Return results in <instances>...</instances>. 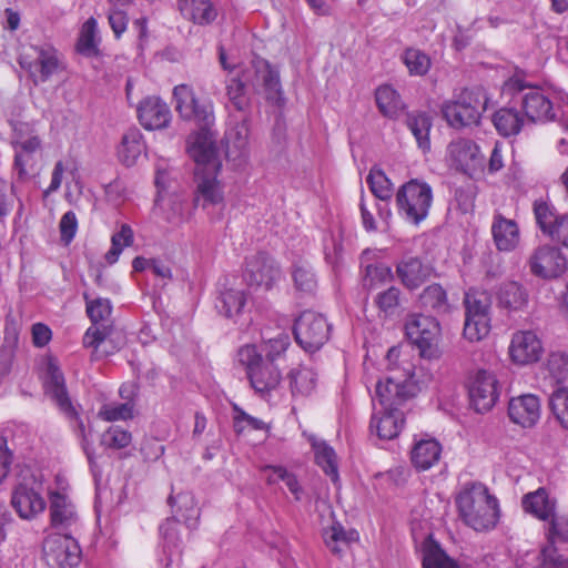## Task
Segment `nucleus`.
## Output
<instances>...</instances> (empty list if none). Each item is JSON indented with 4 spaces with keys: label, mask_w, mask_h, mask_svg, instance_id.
<instances>
[{
    "label": "nucleus",
    "mask_w": 568,
    "mask_h": 568,
    "mask_svg": "<svg viewBox=\"0 0 568 568\" xmlns=\"http://www.w3.org/2000/svg\"><path fill=\"white\" fill-rule=\"evenodd\" d=\"M175 109L183 119L194 120L200 131L190 136L189 154L195 162L194 205L210 213L211 209L221 206L224 194L217 174L221 161L214 138L210 131L214 124V108L210 100H199L191 87L179 84L173 90Z\"/></svg>",
    "instance_id": "1"
},
{
    "label": "nucleus",
    "mask_w": 568,
    "mask_h": 568,
    "mask_svg": "<svg viewBox=\"0 0 568 568\" xmlns=\"http://www.w3.org/2000/svg\"><path fill=\"white\" fill-rule=\"evenodd\" d=\"M413 375L412 366L407 364L402 368H392L386 382L377 383L376 398L383 412L373 415L371 429L376 430L381 439L390 440L400 433L404 415L399 406L414 395Z\"/></svg>",
    "instance_id": "2"
},
{
    "label": "nucleus",
    "mask_w": 568,
    "mask_h": 568,
    "mask_svg": "<svg viewBox=\"0 0 568 568\" xmlns=\"http://www.w3.org/2000/svg\"><path fill=\"white\" fill-rule=\"evenodd\" d=\"M460 519L476 531L494 528L499 517L498 500L481 483L466 484L456 497Z\"/></svg>",
    "instance_id": "3"
},
{
    "label": "nucleus",
    "mask_w": 568,
    "mask_h": 568,
    "mask_svg": "<svg viewBox=\"0 0 568 568\" xmlns=\"http://www.w3.org/2000/svg\"><path fill=\"white\" fill-rule=\"evenodd\" d=\"M487 102L488 98L484 89H464L443 104L442 113L449 126L463 129L479 123Z\"/></svg>",
    "instance_id": "4"
},
{
    "label": "nucleus",
    "mask_w": 568,
    "mask_h": 568,
    "mask_svg": "<svg viewBox=\"0 0 568 568\" xmlns=\"http://www.w3.org/2000/svg\"><path fill=\"white\" fill-rule=\"evenodd\" d=\"M236 358L244 367L250 384L256 393L264 395L277 388L282 379L278 366L264 361L255 345L246 344L240 347Z\"/></svg>",
    "instance_id": "5"
},
{
    "label": "nucleus",
    "mask_w": 568,
    "mask_h": 568,
    "mask_svg": "<svg viewBox=\"0 0 568 568\" xmlns=\"http://www.w3.org/2000/svg\"><path fill=\"white\" fill-rule=\"evenodd\" d=\"M432 202L430 185L418 179H412L404 183L396 193L398 214L405 221L416 225L427 217Z\"/></svg>",
    "instance_id": "6"
},
{
    "label": "nucleus",
    "mask_w": 568,
    "mask_h": 568,
    "mask_svg": "<svg viewBox=\"0 0 568 568\" xmlns=\"http://www.w3.org/2000/svg\"><path fill=\"white\" fill-rule=\"evenodd\" d=\"M464 305V336L470 342H479L490 331V294L486 291L469 288L465 293Z\"/></svg>",
    "instance_id": "7"
},
{
    "label": "nucleus",
    "mask_w": 568,
    "mask_h": 568,
    "mask_svg": "<svg viewBox=\"0 0 568 568\" xmlns=\"http://www.w3.org/2000/svg\"><path fill=\"white\" fill-rule=\"evenodd\" d=\"M331 325L320 313L303 312L295 321L294 335L298 345L306 352L318 351L329 338Z\"/></svg>",
    "instance_id": "8"
},
{
    "label": "nucleus",
    "mask_w": 568,
    "mask_h": 568,
    "mask_svg": "<svg viewBox=\"0 0 568 568\" xmlns=\"http://www.w3.org/2000/svg\"><path fill=\"white\" fill-rule=\"evenodd\" d=\"M42 550L51 568H73L80 562V547L68 532L47 536Z\"/></svg>",
    "instance_id": "9"
},
{
    "label": "nucleus",
    "mask_w": 568,
    "mask_h": 568,
    "mask_svg": "<svg viewBox=\"0 0 568 568\" xmlns=\"http://www.w3.org/2000/svg\"><path fill=\"white\" fill-rule=\"evenodd\" d=\"M19 63L34 83L45 82L58 69L57 51L49 45H31L21 53Z\"/></svg>",
    "instance_id": "10"
},
{
    "label": "nucleus",
    "mask_w": 568,
    "mask_h": 568,
    "mask_svg": "<svg viewBox=\"0 0 568 568\" xmlns=\"http://www.w3.org/2000/svg\"><path fill=\"white\" fill-rule=\"evenodd\" d=\"M499 383L494 373L478 369L468 383L470 405L477 413L489 412L498 400Z\"/></svg>",
    "instance_id": "11"
},
{
    "label": "nucleus",
    "mask_w": 568,
    "mask_h": 568,
    "mask_svg": "<svg viewBox=\"0 0 568 568\" xmlns=\"http://www.w3.org/2000/svg\"><path fill=\"white\" fill-rule=\"evenodd\" d=\"M280 276V267L266 253L260 252L247 258L244 278L251 288L268 291Z\"/></svg>",
    "instance_id": "12"
},
{
    "label": "nucleus",
    "mask_w": 568,
    "mask_h": 568,
    "mask_svg": "<svg viewBox=\"0 0 568 568\" xmlns=\"http://www.w3.org/2000/svg\"><path fill=\"white\" fill-rule=\"evenodd\" d=\"M528 265L531 274L544 280H550L560 276L566 267V257L559 248L545 244L534 250Z\"/></svg>",
    "instance_id": "13"
},
{
    "label": "nucleus",
    "mask_w": 568,
    "mask_h": 568,
    "mask_svg": "<svg viewBox=\"0 0 568 568\" xmlns=\"http://www.w3.org/2000/svg\"><path fill=\"white\" fill-rule=\"evenodd\" d=\"M447 158L453 168L471 176L484 168V155L471 140L458 139L449 143Z\"/></svg>",
    "instance_id": "14"
},
{
    "label": "nucleus",
    "mask_w": 568,
    "mask_h": 568,
    "mask_svg": "<svg viewBox=\"0 0 568 568\" xmlns=\"http://www.w3.org/2000/svg\"><path fill=\"white\" fill-rule=\"evenodd\" d=\"M544 353L541 339L532 331H517L508 347L510 361L519 366L537 363Z\"/></svg>",
    "instance_id": "15"
},
{
    "label": "nucleus",
    "mask_w": 568,
    "mask_h": 568,
    "mask_svg": "<svg viewBox=\"0 0 568 568\" xmlns=\"http://www.w3.org/2000/svg\"><path fill=\"white\" fill-rule=\"evenodd\" d=\"M520 101L526 118L531 122H547L556 116L550 97L542 88L524 87Z\"/></svg>",
    "instance_id": "16"
},
{
    "label": "nucleus",
    "mask_w": 568,
    "mask_h": 568,
    "mask_svg": "<svg viewBox=\"0 0 568 568\" xmlns=\"http://www.w3.org/2000/svg\"><path fill=\"white\" fill-rule=\"evenodd\" d=\"M51 526L62 532L71 530L79 521L78 511L65 491H48Z\"/></svg>",
    "instance_id": "17"
},
{
    "label": "nucleus",
    "mask_w": 568,
    "mask_h": 568,
    "mask_svg": "<svg viewBox=\"0 0 568 568\" xmlns=\"http://www.w3.org/2000/svg\"><path fill=\"white\" fill-rule=\"evenodd\" d=\"M33 484L34 479H24L12 491L11 505L22 519H32L45 508V503Z\"/></svg>",
    "instance_id": "18"
},
{
    "label": "nucleus",
    "mask_w": 568,
    "mask_h": 568,
    "mask_svg": "<svg viewBox=\"0 0 568 568\" xmlns=\"http://www.w3.org/2000/svg\"><path fill=\"white\" fill-rule=\"evenodd\" d=\"M494 244L499 252L515 251L521 241L518 223L505 217L500 212H495L490 226Z\"/></svg>",
    "instance_id": "19"
},
{
    "label": "nucleus",
    "mask_w": 568,
    "mask_h": 568,
    "mask_svg": "<svg viewBox=\"0 0 568 568\" xmlns=\"http://www.w3.org/2000/svg\"><path fill=\"white\" fill-rule=\"evenodd\" d=\"M139 121L146 130H159L168 126L171 111L168 104L156 97H148L138 106Z\"/></svg>",
    "instance_id": "20"
},
{
    "label": "nucleus",
    "mask_w": 568,
    "mask_h": 568,
    "mask_svg": "<svg viewBox=\"0 0 568 568\" xmlns=\"http://www.w3.org/2000/svg\"><path fill=\"white\" fill-rule=\"evenodd\" d=\"M508 416L515 424L532 427L540 418V400L536 395L525 394L510 399Z\"/></svg>",
    "instance_id": "21"
},
{
    "label": "nucleus",
    "mask_w": 568,
    "mask_h": 568,
    "mask_svg": "<svg viewBox=\"0 0 568 568\" xmlns=\"http://www.w3.org/2000/svg\"><path fill=\"white\" fill-rule=\"evenodd\" d=\"M248 125L245 120L231 126L225 133L226 158L235 165H242L248 158Z\"/></svg>",
    "instance_id": "22"
},
{
    "label": "nucleus",
    "mask_w": 568,
    "mask_h": 568,
    "mask_svg": "<svg viewBox=\"0 0 568 568\" xmlns=\"http://www.w3.org/2000/svg\"><path fill=\"white\" fill-rule=\"evenodd\" d=\"M44 388L45 393L55 402L61 410L74 414V409L67 392L63 373L53 363L48 364Z\"/></svg>",
    "instance_id": "23"
},
{
    "label": "nucleus",
    "mask_w": 568,
    "mask_h": 568,
    "mask_svg": "<svg viewBox=\"0 0 568 568\" xmlns=\"http://www.w3.org/2000/svg\"><path fill=\"white\" fill-rule=\"evenodd\" d=\"M256 83L254 88L256 92H260L258 87H262V91L268 101L278 103L282 100V88L280 81V74L274 70L271 64L266 61H262L255 69Z\"/></svg>",
    "instance_id": "24"
},
{
    "label": "nucleus",
    "mask_w": 568,
    "mask_h": 568,
    "mask_svg": "<svg viewBox=\"0 0 568 568\" xmlns=\"http://www.w3.org/2000/svg\"><path fill=\"white\" fill-rule=\"evenodd\" d=\"M524 510L534 517L548 521L555 513L556 501L549 497L545 488L524 495L521 499Z\"/></svg>",
    "instance_id": "25"
},
{
    "label": "nucleus",
    "mask_w": 568,
    "mask_h": 568,
    "mask_svg": "<svg viewBox=\"0 0 568 568\" xmlns=\"http://www.w3.org/2000/svg\"><path fill=\"white\" fill-rule=\"evenodd\" d=\"M432 268L424 265L417 257H406L402 260L396 273L402 283L409 290L419 287L430 275Z\"/></svg>",
    "instance_id": "26"
},
{
    "label": "nucleus",
    "mask_w": 568,
    "mask_h": 568,
    "mask_svg": "<svg viewBox=\"0 0 568 568\" xmlns=\"http://www.w3.org/2000/svg\"><path fill=\"white\" fill-rule=\"evenodd\" d=\"M182 16L195 24H211L217 17V9L212 0H179Z\"/></svg>",
    "instance_id": "27"
},
{
    "label": "nucleus",
    "mask_w": 568,
    "mask_h": 568,
    "mask_svg": "<svg viewBox=\"0 0 568 568\" xmlns=\"http://www.w3.org/2000/svg\"><path fill=\"white\" fill-rule=\"evenodd\" d=\"M442 446L435 439H423L412 450V463L419 470H427L438 463Z\"/></svg>",
    "instance_id": "28"
},
{
    "label": "nucleus",
    "mask_w": 568,
    "mask_h": 568,
    "mask_svg": "<svg viewBox=\"0 0 568 568\" xmlns=\"http://www.w3.org/2000/svg\"><path fill=\"white\" fill-rule=\"evenodd\" d=\"M315 462L323 471L336 484L339 480L337 457L335 450L326 442L311 437Z\"/></svg>",
    "instance_id": "29"
},
{
    "label": "nucleus",
    "mask_w": 568,
    "mask_h": 568,
    "mask_svg": "<svg viewBox=\"0 0 568 568\" xmlns=\"http://www.w3.org/2000/svg\"><path fill=\"white\" fill-rule=\"evenodd\" d=\"M529 301L527 290L517 282L504 283L498 292L499 305L508 311H523Z\"/></svg>",
    "instance_id": "30"
},
{
    "label": "nucleus",
    "mask_w": 568,
    "mask_h": 568,
    "mask_svg": "<svg viewBox=\"0 0 568 568\" xmlns=\"http://www.w3.org/2000/svg\"><path fill=\"white\" fill-rule=\"evenodd\" d=\"M144 150V142L139 130L132 129L124 133L118 149V156L121 163L126 166L133 165Z\"/></svg>",
    "instance_id": "31"
},
{
    "label": "nucleus",
    "mask_w": 568,
    "mask_h": 568,
    "mask_svg": "<svg viewBox=\"0 0 568 568\" xmlns=\"http://www.w3.org/2000/svg\"><path fill=\"white\" fill-rule=\"evenodd\" d=\"M493 122L499 134L511 136L520 132L525 119L515 108H501L495 112Z\"/></svg>",
    "instance_id": "32"
},
{
    "label": "nucleus",
    "mask_w": 568,
    "mask_h": 568,
    "mask_svg": "<svg viewBox=\"0 0 568 568\" xmlns=\"http://www.w3.org/2000/svg\"><path fill=\"white\" fill-rule=\"evenodd\" d=\"M423 568H459L432 537L423 542Z\"/></svg>",
    "instance_id": "33"
},
{
    "label": "nucleus",
    "mask_w": 568,
    "mask_h": 568,
    "mask_svg": "<svg viewBox=\"0 0 568 568\" xmlns=\"http://www.w3.org/2000/svg\"><path fill=\"white\" fill-rule=\"evenodd\" d=\"M245 303L246 296L244 291L234 287H225L220 292L215 306L225 317H233L242 312Z\"/></svg>",
    "instance_id": "34"
},
{
    "label": "nucleus",
    "mask_w": 568,
    "mask_h": 568,
    "mask_svg": "<svg viewBox=\"0 0 568 568\" xmlns=\"http://www.w3.org/2000/svg\"><path fill=\"white\" fill-rule=\"evenodd\" d=\"M424 308L436 314H447L450 311L447 292L439 284H432L424 288L419 296Z\"/></svg>",
    "instance_id": "35"
},
{
    "label": "nucleus",
    "mask_w": 568,
    "mask_h": 568,
    "mask_svg": "<svg viewBox=\"0 0 568 568\" xmlns=\"http://www.w3.org/2000/svg\"><path fill=\"white\" fill-rule=\"evenodd\" d=\"M406 125L416 139L418 146L423 151L430 148L429 130L432 128L430 118L424 112H413L406 115Z\"/></svg>",
    "instance_id": "36"
},
{
    "label": "nucleus",
    "mask_w": 568,
    "mask_h": 568,
    "mask_svg": "<svg viewBox=\"0 0 568 568\" xmlns=\"http://www.w3.org/2000/svg\"><path fill=\"white\" fill-rule=\"evenodd\" d=\"M376 104L383 115L395 119L404 109L399 94L389 85H382L375 93Z\"/></svg>",
    "instance_id": "37"
},
{
    "label": "nucleus",
    "mask_w": 568,
    "mask_h": 568,
    "mask_svg": "<svg viewBox=\"0 0 568 568\" xmlns=\"http://www.w3.org/2000/svg\"><path fill=\"white\" fill-rule=\"evenodd\" d=\"M288 378L293 395L307 396L315 389L317 373L311 367L301 366L292 369Z\"/></svg>",
    "instance_id": "38"
},
{
    "label": "nucleus",
    "mask_w": 568,
    "mask_h": 568,
    "mask_svg": "<svg viewBox=\"0 0 568 568\" xmlns=\"http://www.w3.org/2000/svg\"><path fill=\"white\" fill-rule=\"evenodd\" d=\"M12 129L14 135L11 144L14 153H37L41 149L40 138L30 133L28 124L14 123Z\"/></svg>",
    "instance_id": "39"
},
{
    "label": "nucleus",
    "mask_w": 568,
    "mask_h": 568,
    "mask_svg": "<svg viewBox=\"0 0 568 568\" xmlns=\"http://www.w3.org/2000/svg\"><path fill=\"white\" fill-rule=\"evenodd\" d=\"M170 503L176 504V516L181 517L187 528H195L200 518V509L195 499L190 493L179 494L176 497H170Z\"/></svg>",
    "instance_id": "40"
},
{
    "label": "nucleus",
    "mask_w": 568,
    "mask_h": 568,
    "mask_svg": "<svg viewBox=\"0 0 568 568\" xmlns=\"http://www.w3.org/2000/svg\"><path fill=\"white\" fill-rule=\"evenodd\" d=\"M160 535L163 541V550L169 554V560H173V556L181 552L182 540L179 534V520L176 517L168 518L160 526Z\"/></svg>",
    "instance_id": "41"
},
{
    "label": "nucleus",
    "mask_w": 568,
    "mask_h": 568,
    "mask_svg": "<svg viewBox=\"0 0 568 568\" xmlns=\"http://www.w3.org/2000/svg\"><path fill=\"white\" fill-rule=\"evenodd\" d=\"M534 216L538 229L547 236L555 226L561 214L557 213L555 206L546 201L536 200L532 205Z\"/></svg>",
    "instance_id": "42"
},
{
    "label": "nucleus",
    "mask_w": 568,
    "mask_h": 568,
    "mask_svg": "<svg viewBox=\"0 0 568 568\" xmlns=\"http://www.w3.org/2000/svg\"><path fill=\"white\" fill-rule=\"evenodd\" d=\"M439 331V323L435 318L432 324L426 327L423 333H420L419 337H416V339H410V342L418 347L420 356L426 358H433L437 356Z\"/></svg>",
    "instance_id": "43"
},
{
    "label": "nucleus",
    "mask_w": 568,
    "mask_h": 568,
    "mask_svg": "<svg viewBox=\"0 0 568 568\" xmlns=\"http://www.w3.org/2000/svg\"><path fill=\"white\" fill-rule=\"evenodd\" d=\"M366 182L372 193L378 200L388 202L393 196V184L383 170L378 168H372Z\"/></svg>",
    "instance_id": "44"
},
{
    "label": "nucleus",
    "mask_w": 568,
    "mask_h": 568,
    "mask_svg": "<svg viewBox=\"0 0 568 568\" xmlns=\"http://www.w3.org/2000/svg\"><path fill=\"white\" fill-rule=\"evenodd\" d=\"M18 333L6 328L3 343L0 347V375L6 376L11 372L18 346Z\"/></svg>",
    "instance_id": "45"
},
{
    "label": "nucleus",
    "mask_w": 568,
    "mask_h": 568,
    "mask_svg": "<svg viewBox=\"0 0 568 568\" xmlns=\"http://www.w3.org/2000/svg\"><path fill=\"white\" fill-rule=\"evenodd\" d=\"M292 277L296 290L311 294L317 286V280L312 266L306 262H297L293 265Z\"/></svg>",
    "instance_id": "46"
},
{
    "label": "nucleus",
    "mask_w": 568,
    "mask_h": 568,
    "mask_svg": "<svg viewBox=\"0 0 568 568\" xmlns=\"http://www.w3.org/2000/svg\"><path fill=\"white\" fill-rule=\"evenodd\" d=\"M403 62L412 75H425L432 65L430 58L425 52L414 48L405 50Z\"/></svg>",
    "instance_id": "47"
},
{
    "label": "nucleus",
    "mask_w": 568,
    "mask_h": 568,
    "mask_svg": "<svg viewBox=\"0 0 568 568\" xmlns=\"http://www.w3.org/2000/svg\"><path fill=\"white\" fill-rule=\"evenodd\" d=\"M112 246L105 254L108 263L113 264L118 261L124 247L132 245L133 231L128 224H123L119 232L114 233L111 239Z\"/></svg>",
    "instance_id": "48"
},
{
    "label": "nucleus",
    "mask_w": 568,
    "mask_h": 568,
    "mask_svg": "<svg viewBox=\"0 0 568 568\" xmlns=\"http://www.w3.org/2000/svg\"><path fill=\"white\" fill-rule=\"evenodd\" d=\"M548 528L546 531L548 545L556 547L557 544L568 542V517L554 515L548 520Z\"/></svg>",
    "instance_id": "49"
},
{
    "label": "nucleus",
    "mask_w": 568,
    "mask_h": 568,
    "mask_svg": "<svg viewBox=\"0 0 568 568\" xmlns=\"http://www.w3.org/2000/svg\"><path fill=\"white\" fill-rule=\"evenodd\" d=\"M87 304V314L91 322L97 325L100 322L106 321L112 313V305L108 298H90L88 293L83 294Z\"/></svg>",
    "instance_id": "50"
},
{
    "label": "nucleus",
    "mask_w": 568,
    "mask_h": 568,
    "mask_svg": "<svg viewBox=\"0 0 568 568\" xmlns=\"http://www.w3.org/2000/svg\"><path fill=\"white\" fill-rule=\"evenodd\" d=\"M549 404L557 420L568 429V387L562 386L555 389L549 398Z\"/></svg>",
    "instance_id": "51"
},
{
    "label": "nucleus",
    "mask_w": 568,
    "mask_h": 568,
    "mask_svg": "<svg viewBox=\"0 0 568 568\" xmlns=\"http://www.w3.org/2000/svg\"><path fill=\"white\" fill-rule=\"evenodd\" d=\"M324 539L331 551L339 555L353 539V532H347L339 524H334L325 531Z\"/></svg>",
    "instance_id": "52"
},
{
    "label": "nucleus",
    "mask_w": 568,
    "mask_h": 568,
    "mask_svg": "<svg viewBox=\"0 0 568 568\" xmlns=\"http://www.w3.org/2000/svg\"><path fill=\"white\" fill-rule=\"evenodd\" d=\"M97 21L94 18H89L82 26L80 37L78 40L79 52L91 55L97 51Z\"/></svg>",
    "instance_id": "53"
},
{
    "label": "nucleus",
    "mask_w": 568,
    "mask_h": 568,
    "mask_svg": "<svg viewBox=\"0 0 568 568\" xmlns=\"http://www.w3.org/2000/svg\"><path fill=\"white\" fill-rule=\"evenodd\" d=\"M132 436L118 426L109 427L101 436V445L105 448L122 449L131 444Z\"/></svg>",
    "instance_id": "54"
},
{
    "label": "nucleus",
    "mask_w": 568,
    "mask_h": 568,
    "mask_svg": "<svg viewBox=\"0 0 568 568\" xmlns=\"http://www.w3.org/2000/svg\"><path fill=\"white\" fill-rule=\"evenodd\" d=\"M547 371L557 382L568 381V355L564 352H552L547 359Z\"/></svg>",
    "instance_id": "55"
},
{
    "label": "nucleus",
    "mask_w": 568,
    "mask_h": 568,
    "mask_svg": "<svg viewBox=\"0 0 568 568\" xmlns=\"http://www.w3.org/2000/svg\"><path fill=\"white\" fill-rule=\"evenodd\" d=\"M37 153H14L13 172L18 180L26 181L36 173Z\"/></svg>",
    "instance_id": "56"
},
{
    "label": "nucleus",
    "mask_w": 568,
    "mask_h": 568,
    "mask_svg": "<svg viewBox=\"0 0 568 568\" xmlns=\"http://www.w3.org/2000/svg\"><path fill=\"white\" fill-rule=\"evenodd\" d=\"M291 345L290 336L287 334H278L274 338H270L263 344V352L265 353L264 361L276 364Z\"/></svg>",
    "instance_id": "57"
},
{
    "label": "nucleus",
    "mask_w": 568,
    "mask_h": 568,
    "mask_svg": "<svg viewBox=\"0 0 568 568\" xmlns=\"http://www.w3.org/2000/svg\"><path fill=\"white\" fill-rule=\"evenodd\" d=\"M74 430L78 437L81 439V447L89 460L90 466L94 465V447H93V438H92V427L91 425H85L84 422L75 416V426Z\"/></svg>",
    "instance_id": "58"
},
{
    "label": "nucleus",
    "mask_w": 568,
    "mask_h": 568,
    "mask_svg": "<svg viewBox=\"0 0 568 568\" xmlns=\"http://www.w3.org/2000/svg\"><path fill=\"white\" fill-rule=\"evenodd\" d=\"M266 470H272L274 474L286 485L287 489L294 496L296 501H301L304 495V489L297 480L296 476L292 473H288L286 468L282 466H272L266 465Z\"/></svg>",
    "instance_id": "59"
},
{
    "label": "nucleus",
    "mask_w": 568,
    "mask_h": 568,
    "mask_svg": "<svg viewBox=\"0 0 568 568\" xmlns=\"http://www.w3.org/2000/svg\"><path fill=\"white\" fill-rule=\"evenodd\" d=\"M226 94L236 110L243 111L247 106L248 100L245 95V83L241 79L231 78L227 81Z\"/></svg>",
    "instance_id": "60"
},
{
    "label": "nucleus",
    "mask_w": 568,
    "mask_h": 568,
    "mask_svg": "<svg viewBox=\"0 0 568 568\" xmlns=\"http://www.w3.org/2000/svg\"><path fill=\"white\" fill-rule=\"evenodd\" d=\"M133 406L130 403L103 405L99 416L106 422L125 420L132 417Z\"/></svg>",
    "instance_id": "61"
},
{
    "label": "nucleus",
    "mask_w": 568,
    "mask_h": 568,
    "mask_svg": "<svg viewBox=\"0 0 568 568\" xmlns=\"http://www.w3.org/2000/svg\"><path fill=\"white\" fill-rule=\"evenodd\" d=\"M343 254V244L339 236L333 234L324 239V257L325 261L333 267L337 266L341 262Z\"/></svg>",
    "instance_id": "62"
},
{
    "label": "nucleus",
    "mask_w": 568,
    "mask_h": 568,
    "mask_svg": "<svg viewBox=\"0 0 568 568\" xmlns=\"http://www.w3.org/2000/svg\"><path fill=\"white\" fill-rule=\"evenodd\" d=\"M399 288L392 286L376 296L378 308L385 314H393L399 305Z\"/></svg>",
    "instance_id": "63"
},
{
    "label": "nucleus",
    "mask_w": 568,
    "mask_h": 568,
    "mask_svg": "<svg viewBox=\"0 0 568 568\" xmlns=\"http://www.w3.org/2000/svg\"><path fill=\"white\" fill-rule=\"evenodd\" d=\"M541 558L542 568H568V558L560 555L556 547L545 546Z\"/></svg>",
    "instance_id": "64"
}]
</instances>
